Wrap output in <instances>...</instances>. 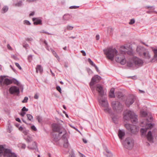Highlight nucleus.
<instances>
[{
	"label": "nucleus",
	"mask_w": 157,
	"mask_h": 157,
	"mask_svg": "<svg viewBox=\"0 0 157 157\" xmlns=\"http://www.w3.org/2000/svg\"><path fill=\"white\" fill-rule=\"evenodd\" d=\"M127 48L124 46H122L120 47V50L122 54H126Z\"/></svg>",
	"instance_id": "nucleus-22"
},
{
	"label": "nucleus",
	"mask_w": 157,
	"mask_h": 157,
	"mask_svg": "<svg viewBox=\"0 0 157 157\" xmlns=\"http://www.w3.org/2000/svg\"><path fill=\"white\" fill-rule=\"evenodd\" d=\"M112 106L114 111L119 112L123 110V106L118 101H113L111 103Z\"/></svg>",
	"instance_id": "nucleus-5"
},
{
	"label": "nucleus",
	"mask_w": 157,
	"mask_h": 157,
	"mask_svg": "<svg viewBox=\"0 0 157 157\" xmlns=\"http://www.w3.org/2000/svg\"><path fill=\"white\" fill-rule=\"evenodd\" d=\"M22 2L21 1H20L18 2L16 4V5L17 6H20L21 5Z\"/></svg>",
	"instance_id": "nucleus-52"
},
{
	"label": "nucleus",
	"mask_w": 157,
	"mask_h": 157,
	"mask_svg": "<svg viewBox=\"0 0 157 157\" xmlns=\"http://www.w3.org/2000/svg\"><path fill=\"white\" fill-rule=\"evenodd\" d=\"M7 77L5 75H1L0 76V86H8L13 83V80L8 78H4Z\"/></svg>",
	"instance_id": "nucleus-6"
},
{
	"label": "nucleus",
	"mask_w": 157,
	"mask_h": 157,
	"mask_svg": "<svg viewBox=\"0 0 157 157\" xmlns=\"http://www.w3.org/2000/svg\"><path fill=\"white\" fill-rule=\"evenodd\" d=\"M141 116L143 117H146L147 115V113L146 112L144 111H141L140 112Z\"/></svg>",
	"instance_id": "nucleus-38"
},
{
	"label": "nucleus",
	"mask_w": 157,
	"mask_h": 157,
	"mask_svg": "<svg viewBox=\"0 0 157 157\" xmlns=\"http://www.w3.org/2000/svg\"><path fill=\"white\" fill-rule=\"evenodd\" d=\"M28 111V109L27 108H26L25 106L23 107V108L21 109V111L25 112V111Z\"/></svg>",
	"instance_id": "nucleus-49"
},
{
	"label": "nucleus",
	"mask_w": 157,
	"mask_h": 157,
	"mask_svg": "<svg viewBox=\"0 0 157 157\" xmlns=\"http://www.w3.org/2000/svg\"><path fill=\"white\" fill-rule=\"evenodd\" d=\"M123 96L124 95L122 92H118L117 93V97L119 98H121L122 99V98H123Z\"/></svg>",
	"instance_id": "nucleus-28"
},
{
	"label": "nucleus",
	"mask_w": 157,
	"mask_h": 157,
	"mask_svg": "<svg viewBox=\"0 0 157 157\" xmlns=\"http://www.w3.org/2000/svg\"><path fill=\"white\" fill-rule=\"evenodd\" d=\"M25 139L29 144H30L33 140L32 137L29 136H28L27 138H25Z\"/></svg>",
	"instance_id": "nucleus-26"
},
{
	"label": "nucleus",
	"mask_w": 157,
	"mask_h": 157,
	"mask_svg": "<svg viewBox=\"0 0 157 157\" xmlns=\"http://www.w3.org/2000/svg\"><path fill=\"white\" fill-rule=\"evenodd\" d=\"M44 43L45 45L46 48V49H48V44L47 41L46 40H44Z\"/></svg>",
	"instance_id": "nucleus-54"
},
{
	"label": "nucleus",
	"mask_w": 157,
	"mask_h": 157,
	"mask_svg": "<svg viewBox=\"0 0 157 157\" xmlns=\"http://www.w3.org/2000/svg\"><path fill=\"white\" fill-rule=\"evenodd\" d=\"M27 147L29 149L32 150L36 149V148L37 149L36 144L34 141L31 144L30 143Z\"/></svg>",
	"instance_id": "nucleus-18"
},
{
	"label": "nucleus",
	"mask_w": 157,
	"mask_h": 157,
	"mask_svg": "<svg viewBox=\"0 0 157 157\" xmlns=\"http://www.w3.org/2000/svg\"><path fill=\"white\" fill-rule=\"evenodd\" d=\"M13 80V82L14 84L17 85V86H20V84L18 81H17L15 78H13L12 79Z\"/></svg>",
	"instance_id": "nucleus-34"
},
{
	"label": "nucleus",
	"mask_w": 157,
	"mask_h": 157,
	"mask_svg": "<svg viewBox=\"0 0 157 157\" xmlns=\"http://www.w3.org/2000/svg\"><path fill=\"white\" fill-rule=\"evenodd\" d=\"M145 53L146 54H143V56H144V57L147 59H149L150 58L151 56L148 52L147 50L145 52Z\"/></svg>",
	"instance_id": "nucleus-23"
},
{
	"label": "nucleus",
	"mask_w": 157,
	"mask_h": 157,
	"mask_svg": "<svg viewBox=\"0 0 157 157\" xmlns=\"http://www.w3.org/2000/svg\"><path fill=\"white\" fill-rule=\"evenodd\" d=\"M52 53L54 56L57 59L59 60V58L57 55L56 53L54 50H52Z\"/></svg>",
	"instance_id": "nucleus-36"
},
{
	"label": "nucleus",
	"mask_w": 157,
	"mask_h": 157,
	"mask_svg": "<svg viewBox=\"0 0 157 157\" xmlns=\"http://www.w3.org/2000/svg\"><path fill=\"white\" fill-rule=\"evenodd\" d=\"M134 141L130 137L126 138L123 143L124 147L127 149H131L134 146Z\"/></svg>",
	"instance_id": "nucleus-4"
},
{
	"label": "nucleus",
	"mask_w": 157,
	"mask_h": 157,
	"mask_svg": "<svg viewBox=\"0 0 157 157\" xmlns=\"http://www.w3.org/2000/svg\"><path fill=\"white\" fill-rule=\"evenodd\" d=\"M117 55H116V56L115 57V60L117 62L120 63L121 60L122 58L121 57H120L119 56H117Z\"/></svg>",
	"instance_id": "nucleus-35"
},
{
	"label": "nucleus",
	"mask_w": 157,
	"mask_h": 157,
	"mask_svg": "<svg viewBox=\"0 0 157 157\" xmlns=\"http://www.w3.org/2000/svg\"><path fill=\"white\" fill-rule=\"evenodd\" d=\"M73 27L71 26H67V29L68 30H71L73 29Z\"/></svg>",
	"instance_id": "nucleus-55"
},
{
	"label": "nucleus",
	"mask_w": 157,
	"mask_h": 157,
	"mask_svg": "<svg viewBox=\"0 0 157 157\" xmlns=\"http://www.w3.org/2000/svg\"><path fill=\"white\" fill-rule=\"evenodd\" d=\"M63 132H65V134L63 135V136L62 137V139L64 140V141H65V140L66 139H67V132H66V131H65V130Z\"/></svg>",
	"instance_id": "nucleus-32"
},
{
	"label": "nucleus",
	"mask_w": 157,
	"mask_h": 157,
	"mask_svg": "<svg viewBox=\"0 0 157 157\" xmlns=\"http://www.w3.org/2000/svg\"><path fill=\"white\" fill-rule=\"evenodd\" d=\"M114 89L113 88H112L111 89L110 92H109L110 93L112 94L114 93Z\"/></svg>",
	"instance_id": "nucleus-62"
},
{
	"label": "nucleus",
	"mask_w": 157,
	"mask_h": 157,
	"mask_svg": "<svg viewBox=\"0 0 157 157\" xmlns=\"http://www.w3.org/2000/svg\"><path fill=\"white\" fill-rule=\"evenodd\" d=\"M124 118L126 120H131L132 123L136 124L137 122V116L131 111H128L124 112Z\"/></svg>",
	"instance_id": "nucleus-2"
},
{
	"label": "nucleus",
	"mask_w": 157,
	"mask_h": 157,
	"mask_svg": "<svg viewBox=\"0 0 157 157\" xmlns=\"http://www.w3.org/2000/svg\"><path fill=\"white\" fill-rule=\"evenodd\" d=\"M60 134L59 133L58 134H56L55 132H53L52 134V135L53 140L55 142H57L60 139L59 136Z\"/></svg>",
	"instance_id": "nucleus-17"
},
{
	"label": "nucleus",
	"mask_w": 157,
	"mask_h": 157,
	"mask_svg": "<svg viewBox=\"0 0 157 157\" xmlns=\"http://www.w3.org/2000/svg\"><path fill=\"white\" fill-rule=\"evenodd\" d=\"M28 98L27 97H25L24 98V100L22 101V103H26L27 102L28 100Z\"/></svg>",
	"instance_id": "nucleus-42"
},
{
	"label": "nucleus",
	"mask_w": 157,
	"mask_h": 157,
	"mask_svg": "<svg viewBox=\"0 0 157 157\" xmlns=\"http://www.w3.org/2000/svg\"><path fill=\"white\" fill-rule=\"evenodd\" d=\"M113 29L110 27H109L108 28V31H109L110 33H111L113 31Z\"/></svg>",
	"instance_id": "nucleus-51"
},
{
	"label": "nucleus",
	"mask_w": 157,
	"mask_h": 157,
	"mask_svg": "<svg viewBox=\"0 0 157 157\" xmlns=\"http://www.w3.org/2000/svg\"><path fill=\"white\" fill-rule=\"evenodd\" d=\"M98 80L96 77L94 76L92 78L91 80V81L90 82V86H93L96 83H98Z\"/></svg>",
	"instance_id": "nucleus-20"
},
{
	"label": "nucleus",
	"mask_w": 157,
	"mask_h": 157,
	"mask_svg": "<svg viewBox=\"0 0 157 157\" xmlns=\"http://www.w3.org/2000/svg\"><path fill=\"white\" fill-rule=\"evenodd\" d=\"M96 89L98 92L99 95L102 98L104 95V92L103 87L99 84H97L96 85Z\"/></svg>",
	"instance_id": "nucleus-11"
},
{
	"label": "nucleus",
	"mask_w": 157,
	"mask_h": 157,
	"mask_svg": "<svg viewBox=\"0 0 157 157\" xmlns=\"http://www.w3.org/2000/svg\"><path fill=\"white\" fill-rule=\"evenodd\" d=\"M147 50L144 47L138 46L136 48L137 52L139 53L140 56H143V54H146L145 52Z\"/></svg>",
	"instance_id": "nucleus-13"
},
{
	"label": "nucleus",
	"mask_w": 157,
	"mask_h": 157,
	"mask_svg": "<svg viewBox=\"0 0 157 157\" xmlns=\"http://www.w3.org/2000/svg\"><path fill=\"white\" fill-rule=\"evenodd\" d=\"M31 128L34 131H36L37 130L36 128L34 125L32 126H31Z\"/></svg>",
	"instance_id": "nucleus-58"
},
{
	"label": "nucleus",
	"mask_w": 157,
	"mask_h": 157,
	"mask_svg": "<svg viewBox=\"0 0 157 157\" xmlns=\"http://www.w3.org/2000/svg\"><path fill=\"white\" fill-rule=\"evenodd\" d=\"M26 116L28 120L31 121H33V117L31 115L27 114Z\"/></svg>",
	"instance_id": "nucleus-27"
},
{
	"label": "nucleus",
	"mask_w": 157,
	"mask_h": 157,
	"mask_svg": "<svg viewBox=\"0 0 157 157\" xmlns=\"http://www.w3.org/2000/svg\"><path fill=\"white\" fill-rule=\"evenodd\" d=\"M154 124L151 123L147 124L146 126L147 128H141L140 129V132H141V136L145 135L147 131V130L149 128H151L153 126Z\"/></svg>",
	"instance_id": "nucleus-12"
},
{
	"label": "nucleus",
	"mask_w": 157,
	"mask_h": 157,
	"mask_svg": "<svg viewBox=\"0 0 157 157\" xmlns=\"http://www.w3.org/2000/svg\"><path fill=\"white\" fill-rule=\"evenodd\" d=\"M94 76L96 77L97 79L98 80V82H99L101 79V77L98 75H96Z\"/></svg>",
	"instance_id": "nucleus-45"
},
{
	"label": "nucleus",
	"mask_w": 157,
	"mask_h": 157,
	"mask_svg": "<svg viewBox=\"0 0 157 157\" xmlns=\"http://www.w3.org/2000/svg\"><path fill=\"white\" fill-rule=\"evenodd\" d=\"M146 137L147 140L149 142L151 143H153V137L151 131H149L148 132L147 134L146 135Z\"/></svg>",
	"instance_id": "nucleus-15"
},
{
	"label": "nucleus",
	"mask_w": 157,
	"mask_h": 157,
	"mask_svg": "<svg viewBox=\"0 0 157 157\" xmlns=\"http://www.w3.org/2000/svg\"><path fill=\"white\" fill-rule=\"evenodd\" d=\"M135 22V20L134 19H132L130 20V21L129 23L130 25H132Z\"/></svg>",
	"instance_id": "nucleus-46"
},
{
	"label": "nucleus",
	"mask_w": 157,
	"mask_h": 157,
	"mask_svg": "<svg viewBox=\"0 0 157 157\" xmlns=\"http://www.w3.org/2000/svg\"><path fill=\"white\" fill-rule=\"evenodd\" d=\"M98 101L101 106L104 107H108L109 106V104L107 98H98Z\"/></svg>",
	"instance_id": "nucleus-8"
},
{
	"label": "nucleus",
	"mask_w": 157,
	"mask_h": 157,
	"mask_svg": "<svg viewBox=\"0 0 157 157\" xmlns=\"http://www.w3.org/2000/svg\"><path fill=\"white\" fill-rule=\"evenodd\" d=\"M126 53H127L129 55H132V52L131 50L128 51L127 49L126 50Z\"/></svg>",
	"instance_id": "nucleus-39"
},
{
	"label": "nucleus",
	"mask_w": 157,
	"mask_h": 157,
	"mask_svg": "<svg viewBox=\"0 0 157 157\" xmlns=\"http://www.w3.org/2000/svg\"><path fill=\"white\" fill-rule=\"evenodd\" d=\"M64 141V144H63V146L65 148H67L69 146V144L68 142L67 139H66L65 141Z\"/></svg>",
	"instance_id": "nucleus-29"
},
{
	"label": "nucleus",
	"mask_w": 157,
	"mask_h": 157,
	"mask_svg": "<svg viewBox=\"0 0 157 157\" xmlns=\"http://www.w3.org/2000/svg\"><path fill=\"white\" fill-rule=\"evenodd\" d=\"M23 46L25 49H27V48L29 47V45L28 44H24Z\"/></svg>",
	"instance_id": "nucleus-64"
},
{
	"label": "nucleus",
	"mask_w": 157,
	"mask_h": 157,
	"mask_svg": "<svg viewBox=\"0 0 157 157\" xmlns=\"http://www.w3.org/2000/svg\"><path fill=\"white\" fill-rule=\"evenodd\" d=\"M15 64L16 65V66L18 67V68L20 69V70H21L22 68H21V67L20 66V65L19 64L17 63H15Z\"/></svg>",
	"instance_id": "nucleus-47"
},
{
	"label": "nucleus",
	"mask_w": 157,
	"mask_h": 157,
	"mask_svg": "<svg viewBox=\"0 0 157 157\" xmlns=\"http://www.w3.org/2000/svg\"><path fill=\"white\" fill-rule=\"evenodd\" d=\"M29 130H26V129H24L23 130V133L25 135H27L28 134V133Z\"/></svg>",
	"instance_id": "nucleus-41"
},
{
	"label": "nucleus",
	"mask_w": 157,
	"mask_h": 157,
	"mask_svg": "<svg viewBox=\"0 0 157 157\" xmlns=\"http://www.w3.org/2000/svg\"><path fill=\"white\" fill-rule=\"evenodd\" d=\"M24 24H25L28 25H31V23L28 20H25L24 21Z\"/></svg>",
	"instance_id": "nucleus-43"
},
{
	"label": "nucleus",
	"mask_w": 157,
	"mask_h": 157,
	"mask_svg": "<svg viewBox=\"0 0 157 157\" xmlns=\"http://www.w3.org/2000/svg\"><path fill=\"white\" fill-rule=\"evenodd\" d=\"M32 59V56L31 55H30L28 56V59L29 61H30Z\"/></svg>",
	"instance_id": "nucleus-61"
},
{
	"label": "nucleus",
	"mask_w": 157,
	"mask_h": 157,
	"mask_svg": "<svg viewBox=\"0 0 157 157\" xmlns=\"http://www.w3.org/2000/svg\"><path fill=\"white\" fill-rule=\"evenodd\" d=\"M56 88L58 91L59 92H61V90L59 86H57Z\"/></svg>",
	"instance_id": "nucleus-59"
},
{
	"label": "nucleus",
	"mask_w": 157,
	"mask_h": 157,
	"mask_svg": "<svg viewBox=\"0 0 157 157\" xmlns=\"http://www.w3.org/2000/svg\"><path fill=\"white\" fill-rule=\"evenodd\" d=\"M32 20L34 22L33 24L35 25L42 24V20L39 18H33Z\"/></svg>",
	"instance_id": "nucleus-16"
},
{
	"label": "nucleus",
	"mask_w": 157,
	"mask_h": 157,
	"mask_svg": "<svg viewBox=\"0 0 157 157\" xmlns=\"http://www.w3.org/2000/svg\"><path fill=\"white\" fill-rule=\"evenodd\" d=\"M109 106L108 107H106V108L104 109V111L106 113H108L109 114H111V109L109 108Z\"/></svg>",
	"instance_id": "nucleus-24"
},
{
	"label": "nucleus",
	"mask_w": 157,
	"mask_h": 157,
	"mask_svg": "<svg viewBox=\"0 0 157 157\" xmlns=\"http://www.w3.org/2000/svg\"><path fill=\"white\" fill-rule=\"evenodd\" d=\"M7 157H17V156L15 153H11L10 155Z\"/></svg>",
	"instance_id": "nucleus-48"
},
{
	"label": "nucleus",
	"mask_w": 157,
	"mask_h": 157,
	"mask_svg": "<svg viewBox=\"0 0 157 157\" xmlns=\"http://www.w3.org/2000/svg\"><path fill=\"white\" fill-rule=\"evenodd\" d=\"M3 148V147L2 145H0V152H2Z\"/></svg>",
	"instance_id": "nucleus-63"
},
{
	"label": "nucleus",
	"mask_w": 157,
	"mask_h": 157,
	"mask_svg": "<svg viewBox=\"0 0 157 157\" xmlns=\"http://www.w3.org/2000/svg\"><path fill=\"white\" fill-rule=\"evenodd\" d=\"M43 71V68L40 65H38L36 66V73H37L38 71H39L40 74H41Z\"/></svg>",
	"instance_id": "nucleus-21"
},
{
	"label": "nucleus",
	"mask_w": 157,
	"mask_h": 157,
	"mask_svg": "<svg viewBox=\"0 0 157 157\" xmlns=\"http://www.w3.org/2000/svg\"><path fill=\"white\" fill-rule=\"evenodd\" d=\"M53 131L58 132L59 134H62L65 131V129L59 124L54 123L52 124Z\"/></svg>",
	"instance_id": "nucleus-7"
},
{
	"label": "nucleus",
	"mask_w": 157,
	"mask_h": 157,
	"mask_svg": "<svg viewBox=\"0 0 157 157\" xmlns=\"http://www.w3.org/2000/svg\"><path fill=\"white\" fill-rule=\"evenodd\" d=\"M36 119L39 123H41L42 121V119L39 116H37Z\"/></svg>",
	"instance_id": "nucleus-40"
},
{
	"label": "nucleus",
	"mask_w": 157,
	"mask_h": 157,
	"mask_svg": "<svg viewBox=\"0 0 157 157\" xmlns=\"http://www.w3.org/2000/svg\"><path fill=\"white\" fill-rule=\"evenodd\" d=\"M125 126L126 128L129 131H130L131 133L133 134H135L136 133V126L130 124H125Z\"/></svg>",
	"instance_id": "nucleus-9"
},
{
	"label": "nucleus",
	"mask_w": 157,
	"mask_h": 157,
	"mask_svg": "<svg viewBox=\"0 0 157 157\" xmlns=\"http://www.w3.org/2000/svg\"><path fill=\"white\" fill-rule=\"evenodd\" d=\"M153 51L154 53V58L157 60V49H154Z\"/></svg>",
	"instance_id": "nucleus-37"
},
{
	"label": "nucleus",
	"mask_w": 157,
	"mask_h": 157,
	"mask_svg": "<svg viewBox=\"0 0 157 157\" xmlns=\"http://www.w3.org/2000/svg\"><path fill=\"white\" fill-rule=\"evenodd\" d=\"M126 60L125 59V57H124V58H122L120 63L122 65H124L126 63Z\"/></svg>",
	"instance_id": "nucleus-30"
},
{
	"label": "nucleus",
	"mask_w": 157,
	"mask_h": 157,
	"mask_svg": "<svg viewBox=\"0 0 157 157\" xmlns=\"http://www.w3.org/2000/svg\"><path fill=\"white\" fill-rule=\"evenodd\" d=\"M125 135V132L123 129H119L118 131V136L119 138L122 140L123 137Z\"/></svg>",
	"instance_id": "nucleus-19"
},
{
	"label": "nucleus",
	"mask_w": 157,
	"mask_h": 157,
	"mask_svg": "<svg viewBox=\"0 0 157 157\" xmlns=\"http://www.w3.org/2000/svg\"><path fill=\"white\" fill-rule=\"evenodd\" d=\"M79 7V6H70V8L71 9H77Z\"/></svg>",
	"instance_id": "nucleus-50"
},
{
	"label": "nucleus",
	"mask_w": 157,
	"mask_h": 157,
	"mask_svg": "<svg viewBox=\"0 0 157 157\" xmlns=\"http://www.w3.org/2000/svg\"><path fill=\"white\" fill-rule=\"evenodd\" d=\"M88 61L90 63V64L94 66V65H95V64H94L93 62L91 60V59L90 58H89L88 59Z\"/></svg>",
	"instance_id": "nucleus-44"
},
{
	"label": "nucleus",
	"mask_w": 157,
	"mask_h": 157,
	"mask_svg": "<svg viewBox=\"0 0 157 157\" xmlns=\"http://www.w3.org/2000/svg\"><path fill=\"white\" fill-rule=\"evenodd\" d=\"M135 98L134 97H131L128 98L126 100V104L127 106L129 107L130 105L132 104L135 101Z\"/></svg>",
	"instance_id": "nucleus-14"
},
{
	"label": "nucleus",
	"mask_w": 157,
	"mask_h": 157,
	"mask_svg": "<svg viewBox=\"0 0 157 157\" xmlns=\"http://www.w3.org/2000/svg\"><path fill=\"white\" fill-rule=\"evenodd\" d=\"M109 96L110 98H114L115 97L114 93H109Z\"/></svg>",
	"instance_id": "nucleus-60"
},
{
	"label": "nucleus",
	"mask_w": 157,
	"mask_h": 157,
	"mask_svg": "<svg viewBox=\"0 0 157 157\" xmlns=\"http://www.w3.org/2000/svg\"><path fill=\"white\" fill-rule=\"evenodd\" d=\"M106 152L108 154V155H105L108 157H112L113 155L110 151H109L107 149H106Z\"/></svg>",
	"instance_id": "nucleus-33"
},
{
	"label": "nucleus",
	"mask_w": 157,
	"mask_h": 157,
	"mask_svg": "<svg viewBox=\"0 0 157 157\" xmlns=\"http://www.w3.org/2000/svg\"><path fill=\"white\" fill-rule=\"evenodd\" d=\"M9 91L11 94H18L20 93V90L18 87L13 86L10 88Z\"/></svg>",
	"instance_id": "nucleus-10"
},
{
	"label": "nucleus",
	"mask_w": 157,
	"mask_h": 157,
	"mask_svg": "<svg viewBox=\"0 0 157 157\" xmlns=\"http://www.w3.org/2000/svg\"><path fill=\"white\" fill-rule=\"evenodd\" d=\"M104 54L109 59L113 61L115 56L117 55L118 53L117 51L115 48L109 47L103 50Z\"/></svg>",
	"instance_id": "nucleus-1"
},
{
	"label": "nucleus",
	"mask_w": 157,
	"mask_h": 157,
	"mask_svg": "<svg viewBox=\"0 0 157 157\" xmlns=\"http://www.w3.org/2000/svg\"><path fill=\"white\" fill-rule=\"evenodd\" d=\"M8 8L7 6H4L3 7L2 10V13H5L7 11Z\"/></svg>",
	"instance_id": "nucleus-31"
},
{
	"label": "nucleus",
	"mask_w": 157,
	"mask_h": 157,
	"mask_svg": "<svg viewBox=\"0 0 157 157\" xmlns=\"http://www.w3.org/2000/svg\"><path fill=\"white\" fill-rule=\"evenodd\" d=\"M26 113L25 112L22 111L20 113V114L21 115V116L22 117H24L25 114Z\"/></svg>",
	"instance_id": "nucleus-56"
},
{
	"label": "nucleus",
	"mask_w": 157,
	"mask_h": 157,
	"mask_svg": "<svg viewBox=\"0 0 157 157\" xmlns=\"http://www.w3.org/2000/svg\"><path fill=\"white\" fill-rule=\"evenodd\" d=\"M143 62L142 60L136 57L133 58L128 61L127 65L128 67H133L134 65L136 67L141 66L143 65Z\"/></svg>",
	"instance_id": "nucleus-3"
},
{
	"label": "nucleus",
	"mask_w": 157,
	"mask_h": 157,
	"mask_svg": "<svg viewBox=\"0 0 157 157\" xmlns=\"http://www.w3.org/2000/svg\"><path fill=\"white\" fill-rule=\"evenodd\" d=\"M25 40L27 41H32L33 40V39L31 37H27L25 38Z\"/></svg>",
	"instance_id": "nucleus-53"
},
{
	"label": "nucleus",
	"mask_w": 157,
	"mask_h": 157,
	"mask_svg": "<svg viewBox=\"0 0 157 157\" xmlns=\"http://www.w3.org/2000/svg\"><path fill=\"white\" fill-rule=\"evenodd\" d=\"M70 19V16L68 15H65L63 17V20L64 21H68Z\"/></svg>",
	"instance_id": "nucleus-25"
},
{
	"label": "nucleus",
	"mask_w": 157,
	"mask_h": 157,
	"mask_svg": "<svg viewBox=\"0 0 157 157\" xmlns=\"http://www.w3.org/2000/svg\"><path fill=\"white\" fill-rule=\"evenodd\" d=\"M112 120L113 121V122L116 123V122L117 120V118L115 117H114L112 118Z\"/></svg>",
	"instance_id": "nucleus-57"
}]
</instances>
